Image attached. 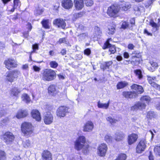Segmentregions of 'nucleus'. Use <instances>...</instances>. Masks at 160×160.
I'll list each match as a JSON object with an SVG mask.
<instances>
[{
    "mask_svg": "<svg viewBox=\"0 0 160 160\" xmlns=\"http://www.w3.org/2000/svg\"><path fill=\"white\" fill-rule=\"evenodd\" d=\"M53 24L56 25L59 28L64 29L66 26V23L62 19L58 18L54 20L53 21Z\"/></svg>",
    "mask_w": 160,
    "mask_h": 160,
    "instance_id": "ddd939ff",
    "label": "nucleus"
},
{
    "mask_svg": "<svg viewBox=\"0 0 160 160\" xmlns=\"http://www.w3.org/2000/svg\"><path fill=\"white\" fill-rule=\"evenodd\" d=\"M112 63V62L111 61L106 62L105 64L102 66H101V68L102 69H103V70H104L105 69L109 68V66H111Z\"/></svg>",
    "mask_w": 160,
    "mask_h": 160,
    "instance_id": "72a5a7b5",
    "label": "nucleus"
},
{
    "mask_svg": "<svg viewBox=\"0 0 160 160\" xmlns=\"http://www.w3.org/2000/svg\"><path fill=\"white\" fill-rule=\"evenodd\" d=\"M138 138V135L134 133L129 135L128 138V144L129 145L133 144L136 141Z\"/></svg>",
    "mask_w": 160,
    "mask_h": 160,
    "instance_id": "dca6fc26",
    "label": "nucleus"
},
{
    "mask_svg": "<svg viewBox=\"0 0 160 160\" xmlns=\"http://www.w3.org/2000/svg\"><path fill=\"white\" fill-rule=\"evenodd\" d=\"M42 156L43 160H52L51 154L47 150L43 151L42 154Z\"/></svg>",
    "mask_w": 160,
    "mask_h": 160,
    "instance_id": "b1692460",
    "label": "nucleus"
},
{
    "mask_svg": "<svg viewBox=\"0 0 160 160\" xmlns=\"http://www.w3.org/2000/svg\"><path fill=\"white\" fill-rule=\"evenodd\" d=\"M19 3V0H14V6H18V4Z\"/></svg>",
    "mask_w": 160,
    "mask_h": 160,
    "instance_id": "69168bd1",
    "label": "nucleus"
},
{
    "mask_svg": "<svg viewBox=\"0 0 160 160\" xmlns=\"http://www.w3.org/2000/svg\"><path fill=\"white\" fill-rule=\"evenodd\" d=\"M48 90L49 94L52 96L55 95L57 93L55 86L53 85L49 87Z\"/></svg>",
    "mask_w": 160,
    "mask_h": 160,
    "instance_id": "a878e982",
    "label": "nucleus"
},
{
    "mask_svg": "<svg viewBox=\"0 0 160 160\" xmlns=\"http://www.w3.org/2000/svg\"><path fill=\"white\" fill-rule=\"evenodd\" d=\"M75 7L78 10L81 9L84 6L83 0H74Z\"/></svg>",
    "mask_w": 160,
    "mask_h": 160,
    "instance_id": "5701e85b",
    "label": "nucleus"
},
{
    "mask_svg": "<svg viewBox=\"0 0 160 160\" xmlns=\"http://www.w3.org/2000/svg\"><path fill=\"white\" fill-rule=\"evenodd\" d=\"M154 151L156 154L160 156V145H158L155 147Z\"/></svg>",
    "mask_w": 160,
    "mask_h": 160,
    "instance_id": "a19ab883",
    "label": "nucleus"
},
{
    "mask_svg": "<svg viewBox=\"0 0 160 160\" xmlns=\"http://www.w3.org/2000/svg\"><path fill=\"white\" fill-rule=\"evenodd\" d=\"M33 68L34 70L35 71H37V72L39 71V70H40V68L36 66H33Z\"/></svg>",
    "mask_w": 160,
    "mask_h": 160,
    "instance_id": "338daca9",
    "label": "nucleus"
},
{
    "mask_svg": "<svg viewBox=\"0 0 160 160\" xmlns=\"http://www.w3.org/2000/svg\"><path fill=\"white\" fill-rule=\"evenodd\" d=\"M21 91L18 88L14 87L10 91V95L11 97H18V94L20 93Z\"/></svg>",
    "mask_w": 160,
    "mask_h": 160,
    "instance_id": "393cba45",
    "label": "nucleus"
},
{
    "mask_svg": "<svg viewBox=\"0 0 160 160\" xmlns=\"http://www.w3.org/2000/svg\"><path fill=\"white\" fill-rule=\"evenodd\" d=\"M91 50L89 48L86 49L84 51V53L88 56L91 53Z\"/></svg>",
    "mask_w": 160,
    "mask_h": 160,
    "instance_id": "6e6d98bb",
    "label": "nucleus"
},
{
    "mask_svg": "<svg viewBox=\"0 0 160 160\" xmlns=\"http://www.w3.org/2000/svg\"><path fill=\"white\" fill-rule=\"evenodd\" d=\"M4 63L6 67L8 69H10L11 68H15L17 65L16 61L11 58H9L5 60Z\"/></svg>",
    "mask_w": 160,
    "mask_h": 160,
    "instance_id": "9d476101",
    "label": "nucleus"
},
{
    "mask_svg": "<svg viewBox=\"0 0 160 160\" xmlns=\"http://www.w3.org/2000/svg\"><path fill=\"white\" fill-rule=\"evenodd\" d=\"M58 42L59 44L64 43L67 45H68L69 44V42L66 40L65 38H60Z\"/></svg>",
    "mask_w": 160,
    "mask_h": 160,
    "instance_id": "ea45409f",
    "label": "nucleus"
},
{
    "mask_svg": "<svg viewBox=\"0 0 160 160\" xmlns=\"http://www.w3.org/2000/svg\"><path fill=\"white\" fill-rule=\"evenodd\" d=\"M84 1L86 5L87 6H92L93 4V0H86Z\"/></svg>",
    "mask_w": 160,
    "mask_h": 160,
    "instance_id": "49530a36",
    "label": "nucleus"
},
{
    "mask_svg": "<svg viewBox=\"0 0 160 160\" xmlns=\"http://www.w3.org/2000/svg\"><path fill=\"white\" fill-rule=\"evenodd\" d=\"M131 5L128 2H123L122 5V7H121L124 11H127L128 9L131 8Z\"/></svg>",
    "mask_w": 160,
    "mask_h": 160,
    "instance_id": "473e14b6",
    "label": "nucleus"
},
{
    "mask_svg": "<svg viewBox=\"0 0 160 160\" xmlns=\"http://www.w3.org/2000/svg\"><path fill=\"white\" fill-rule=\"evenodd\" d=\"M21 128L24 136L28 137L33 135L32 127L31 123L27 122L23 123L22 124Z\"/></svg>",
    "mask_w": 160,
    "mask_h": 160,
    "instance_id": "20e7f679",
    "label": "nucleus"
},
{
    "mask_svg": "<svg viewBox=\"0 0 160 160\" xmlns=\"http://www.w3.org/2000/svg\"><path fill=\"white\" fill-rule=\"evenodd\" d=\"M131 88L133 91V92L138 94H141L144 92V89L142 86L137 84H133L131 86Z\"/></svg>",
    "mask_w": 160,
    "mask_h": 160,
    "instance_id": "f8f14e48",
    "label": "nucleus"
},
{
    "mask_svg": "<svg viewBox=\"0 0 160 160\" xmlns=\"http://www.w3.org/2000/svg\"><path fill=\"white\" fill-rule=\"evenodd\" d=\"M155 0H148L146 3V7H149L152 4L153 2Z\"/></svg>",
    "mask_w": 160,
    "mask_h": 160,
    "instance_id": "5fc2aeb1",
    "label": "nucleus"
},
{
    "mask_svg": "<svg viewBox=\"0 0 160 160\" xmlns=\"http://www.w3.org/2000/svg\"><path fill=\"white\" fill-rule=\"evenodd\" d=\"M134 72L135 73L136 76L139 79H141L143 78V75L140 69L134 70Z\"/></svg>",
    "mask_w": 160,
    "mask_h": 160,
    "instance_id": "2f4dec72",
    "label": "nucleus"
},
{
    "mask_svg": "<svg viewBox=\"0 0 160 160\" xmlns=\"http://www.w3.org/2000/svg\"><path fill=\"white\" fill-rule=\"evenodd\" d=\"M75 26L78 29L82 30L84 28V26L82 24L76 23Z\"/></svg>",
    "mask_w": 160,
    "mask_h": 160,
    "instance_id": "603ef678",
    "label": "nucleus"
},
{
    "mask_svg": "<svg viewBox=\"0 0 160 160\" xmlns=\"http://www.w3.org/2000/svg\"><path fill=\"white\" fill-rule=\"evenodd\" d=\"M122 95L127 98H134L137 97V94L132 92L124 91L123 92Z\"/></svg>",
    "mask_w": 160,
    "mask_h": 160,
    "instance_id": "6ab92c4d",
    "label": "nucleus"
},
{
    "mask_svg": "<svg viewBox=\"0 0 160 160\" xmlns=\"http://www.w3.org/2000/svg\"><path fill=\"white\" fill-rule=\"evenodd\" d=\"M156 79L155 77H148V80L149 83L155 88L160 89V86L154 82V81Z\"/></svg>",
    "mask_w": 160,
    "mask_h": 160,
    "instance_id": "4be33fe9",
    "label": "nucleus"
},
{
    "mask_svg": "<svg viewBox=\"0 0 160 160\" xmlns=\"http://www.w3.org/2000/svg\"><path fill=\"white\" fill-rule=\"evenodd\" d=\"M126 158V155L125 154H121L118 156L117 159L119 160H125Z\"/></svg>",
    "mask_w": 160,
    "mask_h": 160,
    "instance_id": "a18cd8bd",
    "label": "nucleus"
},
{
    "mask_svg": "<svg viewBox=\"0 0 160 160\" xmlns=\"http://www.w3.org/2000/svg\"><path fill=\"white\" fill-rule=\"evenodd\" d=\"M119 7L114 5L111 6L108 9V14L110 17H116L119 11Z\"/></svg>",
    "mask_w": 160,
    "mask_h": 160,
    "instance_id": "423d86ee",
    "label": "nucleus"
},
{
    "mask_svg": "<svg viewBox=\"0 0 160 160\" xmlns=\"http://www.w3.org/2000/svg\"><path fill=\"white\" fill-rule=\"evenodd\" d=\"M50 67L52 68H56L58 66V63L55 61H52L49 63Z\"/></svg>",
    "mask_w": 160,
    "mask_h": 160,
    "instance_id": "58836bf2",
    "label": "nucleus"
},
{
    "mask_svg": "<svg viewBox=\"0 0 160 160\" xmlns=\"http://www.w3.org/2000/svg\"><path fill=\"white\" fill-rule=\"evenodd\" d=\"M9 122V119L8 118H6L2 120V122L5 124H7Z\"/></svg>",
    "mask_w": 160,
    "mask_h": 160,
    "instance_id": "13d9d810",
    "label": "nucleus"
},
{
    "mask_svg": "<svg viewBox=\"0 0 160 160\" xmlns=\"http://www.w3.org/2000/svg\"><path fill=\"white\" fill-rule=\"evenodd\" d=\"M43 120L44 123L46 124H50L53 122V116L50 112H47L44 114Z\"/></svg>",
    "mask_w": 160,
    "mask_h": 160,
    "instance_id": "9b49d317",
    "label": "nucleus"
},
{
    "mask_svg": "<svg viewBox=\"0 0 160 160\" xmlns=\"http://www.w3.org/2000/svg\"><path fill=\"white\" fill-rule=\"evenodd\" d=\"M31 113L32 117L36 120L39 121L41 120L40 113L39 111L37 109L32 110Z\"/></svg>",
    "mask_w": 160,
    "mask_h": 160,
    "instance_id": "a211bd4d",
    "label": "nucleus"
},
{
    "mask_svg": "<svg viewBox=\"0 0 160 160\" xmlns=\"http://www.w3.org/2000/svg\"><path fill=\"white\" fill-rule=\"evenodd\" d=\"M86 142V138L84 136H79L75 142V148L78 151L82 149L83 153L86 154L88 151L89 146L87 145H84Z\"/></svg>",
    "mask_w": 160,
    "mask_h": 160,
    "instance_id": "f257e3e1",
    "label": "nucleus"
},
{
    "mask_svg": "<svg viewBox=\"0 0 160 160\" xmlns=\"http://www.w3.org/2000/svg\"><path fill=\"white\" fill-rule=\"evenodd\" d=\"M109 48V51L111 52V53H114L116 52V47L114 45L111 44L109 43V41L108 40L104 43L103 48L106 49L107 48Z\"/></svg>",
    "mask_w": 160,
    "mask_h": 160,
    "instance_id": "2eb2a0df",
    "label": "nucleus"
},
{
    "mask_svg": "<svg viewBox=\"0 0 160 160\" xmlns=\"http://www.w3.org/2000/svg\"><path fill=\"white\" fill-rule=\"evenodd\" d=\"M32 48L33 51L31 53H33L36 52V51L38 49V44H35L32 46Z\"/></svg>",
    "mask_w": 160,
    "mask_h": 160,
    "instance_id": "de8ad7c7",
    "label": "nucleus"
},
{
    "mask_svg": "<svg viewBox=\"0 0 160 160\" xmlns=\"http://www.w3.org/2000/svg\"><path fill=\"white\" fill-rule=\"evenodd\" d=\"M108 148L107 145L104 143L102 144L98 148V154L101 156H104L105 155Z\"/></svg>",
    "mask_w": 160,
    "mask_h": 160,
    "instance_id": "4468645a",
    "label": "nucleus"
},
{
    "mask_svg": "<svg viewBox=\"0 0 160 160\" xmlns=\"http://www.w3.org/2000/svg\"><path fill=\"white\" fill-rule=\"evenodd\" d=\"M62 5L64 8L69 9L72 8L73 3L71 0H63L62 2Z\"/></svg>",
    "mask_w": 160,
    "mask_h": 160,
    "instance_id": "f3484780",
    "label": "nucleus"
},
{
    "mask_svg": "<svg viewBox=\"0 0 160 160\" xmlns=\"http://www.w3.org/2000/svg\"><path fill=\"white\" fill-rule=\"evenodd\" d=\"M83 15V13L80 12L79 13H74L73 15V17L75 18V19H77L78 18L81 17Z\"/></svg>",
    "mask_w": 160,
    "mask_h": 160,
    "instance_id": "37998d69",
    "label": "nucleus"
},
{
    "mask_svg": "<svg viewBox=\"0 0 160 160\" xmlns=\"http://www.w3.org/2000/svg\"><path fill=\"white\" fill-rule=\"evenodd\" d=\"M140 100L141 102H137L131 107V110L136 111L138 110H142L145 109L146 104H148L150 101V98L148 96H143L141 98Z\"/></svg>",
    "mask_w": 160,
    "mask_h": 160,
    "instance_id": "f03ea898",
    "label": "nucleus"
},
{
    "mask_svg": "<svg viewBox=\"0 0 160 160\" xmlns=\"http://www.w3.org/2000/svg\"><path fill=\"white\" fill-rule=\"evenodd\" d=\"M107 121L109 122L111 124L116 123L117 120L112 118L111 117H109L107 118Z\"/></svg>",
    "mask_w": 160,
    "mask_h": 160,
    "instance_id": "79ce46f5",
    "label": "nucleus"
},
{
    "mask_svg": "<svg viewBox=\"0 0 160 160\" xmlns=\"http://www.w3.org/2000/svg\"><path fill=\"white\" fill-rule=\"evenodd\" d=\"M144 33L146 34L148 36H152V33L149 32L146 29H145L144 31Z\"/></svg>",
    "mask_w": 160,
    "mask_h": 160,
    "instance_id": "052dcab7",
    "label": "nucleus"
},
{
    "mask_svg": "<svg viewBox=\"0 0 160 160\" xmlns=\"http://www.w3.org/2000/svg\"><path fill=\"white\" fill-rule=\"evenodd\" d=\"M150 25L153 27L156 28L157 26V24L154 22L153 21L151 20L150 22Z\"/></svg>",
    "mask_w": 160,
    "mask_h": 160,
    "instance_id": "4d7b16f0",
    "label": "nucleus"
},
{
    "mask_svg": "<svg viewBox=\"0 0 160 160\" xmlns=\"http://www.w3.org/2000/svg\"><path fill=\"white\" fill-rule=\"evenodd\" d=\"M115 29L113 27H110L108 28L107 32L109 35H112L115 32Z\"/></svg>",
    "mask_w": 160,
    "mask_h": 160,
    "instance_id": "4c0bfd02",
    "label": "nucleus"
},
{
    "mask_svg": "<svg viewBox=\"0 0 160 160\" xmlns=\"http://www.w3.org/2000/svg\"><path fill=\"white\" fill-rule=\"evenodd\" d=\"M22 99L23 101L27 104L30 103L31 101L30 98L26 93H23L22 95Z\"/></svg>",
    "mask_w": 160,
    "mask_h": 160,
    "instance_id": "c85d7f7f",
    "label": "nucleus"
},
{
    "mask_svg": "<svg viewBox=\"0 0 160 160\" xmlns=\"http://www.w3.org/2000/svg\"><path fill=\"white\" fill-rule=\"evenodd\" d=\"M146 142L144 139L141 140L138 144L136 149V152L140 153L143 152L146 147Z\"/></svg>",
    "mask_w": 160,
    "mask_h": 160,
    "instance_id": "1a4fd4ad",
    "label": "nucleus"
},
{
    "mask_svg": "<svg viewBox=\"0 0 160 160\" xmlns=\"http://www.w3.org/2000/svg\"><path fill=\"white\" fill-rule=\"evenodd\" d=\"M43 27L46 28H49V27L48 20H43L41 22Z\"/></svg>",
    "mask_w": 160,
    "mask_h": 160,
    "instance_id": "f704fd0d",
    "label": "nucleus"
},
{
    "mask_svg": "<svg viewBox=\"0 0 160 160\" xmlns=\"http://www.w3.org/2000/svg\"><path fill=\"white\" fill-rule=\"evenodd\" d=\"M82 58V56L80 54L77 55L76 57V59L77 60H80Z\"/></svg>",
    "mask_w": 160,
    "mask_h": 160,
    "instance_id": "0e129e2a",
    "label": "nucleus"
},
{
    "mask_svg": "<svg viewBox=\"0 0 160 160\" xmlns=\"http://www.w3.org/2000/svg\"><path fill=\"white\" fill-rule=\"evenodd\" d=\"M128 85V83L126 81H121L118 82L117 85V88L118 89L123 88Z\"/></svg>",
    "mask_w": 160,
    "mask_h": 160,
    "instance_id": "cd10ccee",
    "label": "nucleus"
},
{
    "mask_svg": "<svg viewBox=\"0 0 160 160\" xmlns=\"http://www.w3.org/2000/svg\"><path fill=\"white\" fill-rule=\"evenodd\" d=\"M21 159L19 156H15L12 160H20Z\"/></svg>",
    "mask_w": 160,
    "mask_h": 160,
    "instance_id": "774afa93",
    "label": "nucleus"
},
{
    "mask_svg": "<svg viewBox=\"0 0 160 160\" xmlns=\"http://www.w3.org/2000/svg\"><path fill=\"white\" fill-rule=\"evenodd\" d=\"M19 73V72L17 70L10 72L7 74L6 79L8 81L12 82L18 77Z\"/></svg>",
    "mask_w": 160,
    "mask_h": 160,
    "instance_id": "6e6552de",
    "label": "nucleus"
},
{
    "mask_svg": "<svg viewBox=\"0 0 160 160\" xmlns=\"http://www.w3.org/2000/svg\"><path fill=\"white\" fill-rule=\"evenodd\" d=\"M6 155L3 151L0 150V160H6Z\"/></svg>",
    "mask_w": 160,
    "mask_h": 160,
    "instance_id": "c9c22d12",
    "label": "nucleus"
},
{
    "mask_svg": "<svg viewBox=\"0 0 160 160\" xmlns=\"http://www.w3.org/2000/svg\"><path fill=\"white\" fill-rule=\"evenodd\" d=\"M68 113V108L64 106L59 107L57 110L56 112L57 116L61 118L64 117Z\"/></svg>",
    "mask_w": 160,
    "mask_h": 160,
    "instance_id": "0eeeda50",
    "label": "nucleus"
},
{
    "mask_svg": "<svg viewBox=\"0 0 160 160\" xmlns=\"http://www.w3.org/2000/svg\"><path fill=\"white\" fill-rule=\"evenodd\" d=\"M132 57L133 58H139L140 57V55L139 53L137 52L136 51H134L132 53Z\"/></svg>",
    "mask_w": 160,
    "mask_h": 160,
    "instance_id": "09e8293b",
    "label": "nucleus"
},
{
    "mask_svg": "<svg viewBox=\"0 0 160 160\" xmlns=\"http://www.w3.org/2000/svg\"><path fill=\"white\" fill-rule=\"evenodd\" d=\"M59 7V3L58 2H57L54 6V9L57 10Z\"/></svg>",
    "mask_w": 160,
    "mask_h": 160,
    "instance_id": "e2e57ef3",
    "label": "nucleus"
},
{
    "mask_svg": "<svg viewBox=\"0 0 160 160\" xmlns=\"http://www.w3.org/2000/svg\"><path fill=\"white\" fill-rule=\"evenodd\" d=\"M42 79L44 81H51L54 80L56 77L55 71L51 69H45L42 74Z\"/></svg>",
    "mask_w": 160,
    "mask_h": 160,
    "instance_id": "7ed1b4c3",
    "label": "nucleus"
},
{
    "mask_svg": "<svg viewBox=\"0 0 160 160\" xmlns=\"http://www.w3.org/2000/svg\"><path fill=\"white\" fill-rule=\"evenodd\" d=\"M112 137L108 135H106L105 137V140L108 143H110L112 142Z\"/></svg>",
    "mask_w": 160,
    "mask_h": 160,
    "instance_id": "c03bdc74",
    "label": "nucleus"
},
{
    "mask_svg": "<svg viewBox=\"0 0 160 160\" xmlns=\"http://www.w3.org/2000/svg\"><path fill=\"white\" fill-rule=\"evenodd\" d=\"M43 11L42 9H38L35 11V14L36 16L41 15L42 14Z\"/></svg>",
    "mask_w": 160,
    "mask_h": 160,
    "instance_id": "8fccbe9b",
    "label": "nucleus"
},
{
    "mask_svg": "<svg viewBox=\"0 0 160 160\" xmlns=\"http://www.w3.org/2000/svg\"><path fill=\"white\" fill-rule=\"evenodd\" d=\"M28 112L26 110L21 109L19 110L16 115L18 118H24L28 115Z\"/></svg>",
    "mask_w": 160,
    "mask_h": 160,
    "instance_id": "412c9836",
    "label": "nucleus"
},
{
    "mask_svg": "<svg viewBox=\"0 0 160 160\" xmlns=\"http://www.w3.org/2000/svg\"><path fill=\"white\" fill-rule=\"evenodd\" d=\"M150 64H151V65L152 66V67L153 68H157L158 67V65L157 63L155 62H151Z\"/></svg>",
    "mask_w": 160,
    "mask_h": 160,
    "instance_id": "bf43d9fd",
    "label": "nucleus"
},
{
    "mask_svg": "<svg viewBox=\"0 0 160 160\" xmlns=\"http://www.w3.org/2000/svg\"><path fill=\"white\" fill-rule=\"evenodd\" d=\"M147 118L151 119L152 118H156L157 115L156 113L154 112L150 111L147 113Z\"/></svg>",
    "mask_w": 160,
    "mask_h": 160,
    "instance_id": "7c9ffc66",
    "label": "nucleus"
},
{
    "mask_svg": "<svg viewBox=\"0 0 160 160\" xmlns=\"http://www.w3.org/2000/svg\"><path fill=\"white\" fill-rule=\"evenodd\" d=\"M93 126V123L91 121H88L85 125L83 128V131L84 132H90L92 130Z\"/></svg>",
    "mask_w": 160,
    "mask_h": 160,
    "instance_id": "aec40b11",
    "label": "nucleus"
},
{
    "mask_svg": "<svg viewBox=\"0 0 160 160\" xmlns=\"http://www.w3.org/2000/svg\"><path fill=\"white\" fill-rule=\"evenodd\" d=\"M78 36L79 37V38L81 40L84 39H85L86 37V35L85 33H83L80 34L79 35H78Z\"/></svg>",
    "mask_w": 160,
    "mask_h": 160,
    "instance_id": "3c124183",
    "label": "nucleus"
},
{
    "mask_svg": "<svg viewBox=\"0 0 160 160\" xmlns=\"http://www.w3.org/2000/svg\"><path fill=\"white\" fill-rule=\"evenodd\" d=\"M128 26V23L126 21L123 22H122L121 28H122L125 29L127 28Z\"/></svg>",
    "mask_w": 160,
    "mask_h": 160,
    "instance_id": "864d4df0",
    "label": "nucleus"
},
{
    "mask_svg": "<svg viewBox=\"0 0 160 160\" xmlns=\"http://www.w3.org/2000/svg\"><path fill=\"white\" fill-rule=\"evenodd\" d=\"M134 47L135 46L134 45L132 44L131 43L129 44L128 46V48L131 50L133 49Z\"/></svg>",
    "mask_w": 160,
    "mask_h": 160,
    "instance_id": "680f3d73",
    "label": "nucleus"
},
{
    "mask_svg": "<svg viewBox=\"0 0 160 160\" xmlns=\"http://www.w3.org/2000/svg\"><path fill=\"white\" fill-rule=\"evenodd\" d=\"M109 101H108L107 103H103L99 101L98 102V107L99 108H102L103 109H107L109 105Z\"/></svg>",
    "mask_w": 160,
    "mask_h": 160,
    "instance_id": "c756f323",
    "label": "nucleus"
},
{
    "mask_svg": "<svg viewBox=\"0 0 160 160\" xmlns=\"http://www.w3.org/2000/svg\"><path fill=\"white\" fill-rule=\"evenodd\" d=\"M124 134L123 133L120 132L117 133L115 136V139L116 141H120L122 140L124 138Z\"/></svg>",
    "mask_w": 160,
    "mask_h": 160,
    "instance_id": "bb28decb",
    "label": "nucleus"
},
{
    "mask_svg": "<svg viewBox=\"0 0 160 160\" xmlns=\"http://www.w3.org/2000/svg\"><path fill=\"white\" fill-rule=\"evenodd\" d=\"M2 138L6 144H11L13 141L15 137L12 132H7L2 135Z\"/></svg>",
    "mask_w": 160,
    "mask_h": 160,
    "instance_id": "39448f33",
    "label": "nucleus"
},
{
    "mask_svg": "<svg viewBox=\"0 0 160 160\" xmlns=\"http://www.w3.org/2000/svg\"><path fill=\"white\" fill-rule=\"evenodd\" d=\"M22 145L24 148H27L30 147L31 146V143L30 141L28 139L23 142Z\"/></svg>",
    "mask_w": 160,
    "mask_h": 160,
    "instance_id": "e433bc0d",
    "label": "nucleus"
}]
</instances>
